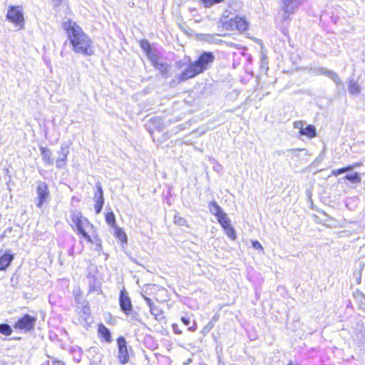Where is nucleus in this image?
I'll return each instance as SVG.
<instances>
[{
    "instance_id": "37",
    "label": "nucleus",
    "mask_w": 365,
    "mask_h": 365,
    "mask_svg": "<svg viewBox=\"0 0 365 365\" xmlns=\"http://www.w3.org/2000/svg\"><path fill=\"white\" fill-rule=\"evenodd\" d=\"M173 329L175 334H180L182 331L178 329V324H173Z\"/></svg>"
},
{
    "instance_id": "12",
    "label": "nucleus",
    "mask_w": 365,
    "mask_h": 365,
    "mask_svg": "<svg viewBox=\"0 0 365 365\" xmlns=\"http://www.w3.org/2000/svg\"><path fill=\"white\" fill-rule=\"evenodd\" d=\"M68 153V146L64 144L61 145V150L59 151V156L56 161V165L58 168H62L66 165Z\"/></svg>"
},
{
    "instance_id": "35",
    "label": "nucleus",
    "mask_w": 365,
    "mask_h": 365,
    "mask_svg": "<svg viewBox=\"0 0 365 365\" xmlns=\"http://www.w3.org/2000/svg\"><path fill=\"white\" fill-rule=\"evenodd\" d=\"M252 247L256 250H263L262 246L258 241H253L252 242Z\"/></svg>"
},
{
    "instance_id": "28",
    "label": "nucleus",
    "mask_w": 365,
    "mask_h": 365,
    "mask_svg": "<svg viewBox=\"0 0 365 365\" xmlns=\"http://www.w3.org/2000/svg\"><path fill=\"white\" fill-rule=\"evenodd\" d=\"M174 223L180 226H184L186 225V220L182 217L175 215L174 216Z\"/></svg>"
},
{
    "instance_id": "3",
    "label": "nucleus",
    "mask_w": 365,
    "mask_h": 365,
    "mask_svg": "<svg viewBox=\"0 0 365 365\" xmlns=\"http://www.w3.org/2000/svg\"><path fill=\"white\" fill-rule=\"evenodd\" d=\"M71 218L73 224L76 227L78 233L81 235L87 241H91V236L86 230L89 227L93 228V225L86 217H83L79 212H73Z\"/></svg>"
},
{
    "instance_id": "11",
    "label": "nucleus",
    "mask_w": 365,
    "mask_h": 365,
    "mask_svg": "<svg viewBox=\"0 0 365 365\" xmlns=\"http://www.w3.org/2000/svg\"><path fill=\"white\" fill-rule=\"evenodd\" d=\"M97 192L95 193L96 205L95 210L97 214H99L103 208L104 204L103 191L101 183H96Z\"/></svg>"
},
{
    "instance_id": "15",
    "label": "nucleus",
    "mask_w": 365,
    "mask_h": 365,
    "mask_svg": "<svg viewBox=\"0 0 365 365\" xmlns=\"http://www.w3.org/2000/svg\"><path fill=\"white\" fill-rule=\"evenodd\" d=\"M40 150L45 163L49 165H53V160L52 158L51 151L48 148L44 147H41Z\"/></svg>"
},
{
    "instance_id": "4",
    "label": "nucleus",
    "mask_w": 365,
    "mask_h": 365,
    "mask_svg": "<svg viewBox=\"0 0 365 365\" xmlns=\"http://www.w3.org/2000/svg\"><path fill=\"white\" fill-rule=\"evenodd\" d=\"M301 4V0H280L279 6L283 20L289 19Z\"/></svg>"
},
{
    "instance_id": "9",
    "label": "nucleus",
    "mask_w": 365,
    "mask_h": 365,
    "mask_svg": "<svg viewBox=\"0 0 365 365\" xmlns=\"http://www.w3.org/2000/svg\"><path fill=\"white\" fill-rule=\"evenodd\" d=\"M118 347V359L121 364H125L128 361L129 356L124 337L120 336L117 340Z\"/></svg>"
},
{
    "instance_id": "32",
    "label": "nucleus",
    "mask_w": 365,
    "mask_h": 365,
    "mask_svg": "<svg viewBox=\"0 0 365 365\" xmlns=\"http://www.w3.org/2000/svg\"><path fill=\"white\" fill-rule=\"evenodd\" d=\"M150 313L155 317L156 319H158V315H161V312L160 309L154 305L153 307H151L150 309Z\"/></svg>"
},
{
    "instance_id": "42",
    "label": "nucleus",
    "mask_w": 365,
    "mask_h": 365,
    "mask_svg": "<svg viewBox=\"0 0 365 365\" xmlns=\"http://www.w3.org/2000/svg\"><path fill=\"white\" fill-rule=\"evenodd\" d=\"M181 321L185 325H188L190 324V319L188 318L182 317Z\"/></svg>"
},
{
    "instance_id": "7",
    "label": "nucleus",
    "mask_w": 365,
    "mask_h": 365,
    "mask_svg": "<svg viewBox=\"0 0 365 365\" xmlns=\"http://www.w3.org/2000/svg\"><path fill=\"white\" fill-rule=\"evenodd\" d=\"M224 24L228 29L232 31L237 30L239 31H244L247 28V21L240 16L231 18L227 21L225 22Z\"/></svg>"
},
{
    "instance_id": "2",
    "label": "nucleus",
    "mask_w": 365,
    "mask_h": 365,
    "mask_svg": "<svg viewBox=\"0 0 365 365\" xmlns=\"http://www.w3.org/2000/svg\"><path fill=\"white\" fill-rule=\"evenodd\" d=\"M215 61V56L212 52H202L197 60L190 63L188 67L182 72L181 79L186 80L203 73L212 65Z\"/></svg>"
},
{
    "instance_id": "1",
    "label": "nucleus",
    "mask_w": 365,
    "mask_h": 365,
    "mask_svg": "<svg viewBox=\"0 0 365 365\" xmlns=\"http://www.w3.org/2000/svg\"><path fill=\"white\" fill-rule=\"evenodd\" d=\"M63 26L67 31L68 38L76 53L84 56L94 54V48L91 38L76 22L68 20L64 22Z\"/></svg>"
},
{
    "instance_id": "5",
    "label": "nucleus",
    "mask_w": 365,
    "mask_h": 365,
    "mask_svg": "<svg viewBox=\"0 0 365 365\" xmlns=\"http://www.w3.org/2000/svg\"><path fill=\"white\" fill-rule=\"evenodd\" d=\"M36 318L29 314H25L18 319L14 324V328L24 331H30L34 329Z\"/></svg>"
},
{
    "instance_id": "16",
    "label": "nucleus",
    "mask_w": 365,
    "mask_h": 365,
    "mask_svg": "<svg viewBox=\"0 0 365 365\" xmlns=\"http://www.w3.org/2000/svg\"><path fill=\"white\" fill-rule=\"evenodd\" d=\"M148 57L152 61L154 66L159 70L161 71V72H163L166 70V66L163 63H158L157 62L158 58L157 56L151 51V50L146 53Z\"/></svg>"
},
{
    "instance_id": "19",
    "label": "nucleus",
    "mask_w": 365,
    "mask_h": 365,
    "mask_svg": "<svg viewBox=\"0 0 365 365\" xmlns=\"http://www.w3.org/2000/svg\"><path fill=\"white\" fill-rule=\"evenodd\" d=\"M99 334L105 339L107 342L111 341V335L110 330L103 324H100L98 327Z\"/></svg>"
},
{
    "instance_id": "13",
    "label": "nucleus",
    "mask_w": 365,
    "mask_h": 365,
    "mask_svg": "<svg viewBox=\"0 0 365 365\" xmlns=\"http://www.w3.org/2000/svg\"><path fill=\"white\" fill-rule=\"evenodd\" d=\"M317 73L326 76L331 79L337 86L342 85V81L339 75L333 71L328 70L326 68H320L317 70Z\"/></svg>"
},
{
    "instance_id": "10",
    "label": "nucleus",
    "mask_w": 365,
    "mask_h": 365,
    "mask_svg": "<svg viewBox=\"0 0 365 365\" xmlns=\"http://www.w3.org/2000/svg\"><path fill=\"white\" fill-rule=\"evenodd\" d=\"M119 303L121 310L125 314H128L132 310L130 299L125 290H121L120 292Z\"/></svg>"
},
{
    "instance_id": "29",
    "label": "nucleus",
    "mask_w": 365,
    "mask_h": 365,
    "mask_svg": "<svg viewBox=\"0 0 365 365\" xmlns=\"http://www.w3.org/2000/svg\"><path fill=\"white\" fill-rule=\"evenodd\" d=\"M305 123L302 120L295 121L293 124L294 128L299 130V133L301 135L302 133V130H304V128L305 125Z\"/></svg>"
},
{
    "instance_id": "6",
    "label": "nucleus",
    "mask_w": 365,
    "mask_h": 365,
    "mask_svg": "<svg viewBox=\"0 0 365 365\" xmlns=\"http://www.w3.org/2000/svg\"><path fill=\"white\" fill-rule=\"evenodd\" d=\"M6 18L20 29L24 27V19L23 12L19 6H10L6 14Z\"/></svg>"
},
{
    "instance_id": "8",
    "label": "nucleus",
    "mask_w": 365,
    "mask_h": 365,
    "mask_svg": "<svg viewBox=\"0 0 365 365\" xmlns=\"http://www.w3.org/2000/svg\"><path fill=\"white\" fill-rule=\"evenodd\" d=\"M38 202L36 206L41 207L43 204L46 201L49 195L48 187L45 182L40 181L38 182L36 187Z\"/></svg>"
},
{
    "instance_id": "24",
    "label": "nucleus",
    "mask_w": 365,
    "mask_h": 365,
    "mask_svg": "<svg viewBox=\"0 0 365 365\" xmlns=\"http://www.w3.org/2000/svg\"><path fill=\"white\" fill-rule=\"evenodd\" d=\"M88 242L93 243L96 245V250L101 252L102 250V242L98 235H95L93 237H91V241Z\"/></svg>"
},
{
    "instance_id": "46",
    "label": "nucleus",
    "mask_w": 365,
    "mask_h": 365,
    "mask_svg": "<svg viewBox=\"0 0 365 365\" xmlns=\"http://www.w3.org/2000/svg\"><path fill=\"white\" fill-rule=\"evenodd\" d=\"M216 3H220L221 1H222L223 0H215Z\"/></svg>"
},
{
    "instance_id": "36",
    "label": "nucleus",
    "mask_w": 365,
    "mask_h": 365,
    "mask_svg": "<svg viewBox=\"0 0 365 365\" xmlns=\"http://www.w3.org/2000/svg\"><path fill=\"white\" fill-rule=\"evenodd\" d=\"M342 173H344L342 168L334 170H332V172H331V175H333L334 176H338Z\"/></svg>"
},
{
    "instance_id": "22",
    "label": "nucleus",
    "mask_w": 365,
    "mask_h": 365,
    "mask_svg": "<svg viewBox=\"0 0 365 365\" xmlns=\"http://www.w3.org/2000/svg\"><path fill=\"white\" fill-rule=\"evenodd\" d=\"M114 228L115 237L122 242L127 243V235L125 232L121 228L116 226Z\"/></svg>"
},
{
    "instance_id": "30",
    "label": "nucleus",
    "mask_w": 365,
    "mask_h": 365,
    "mask_svg": "<svg viewBox=\"0 0 365 365\" xmlns=\"http://www.w3.org/2000/svg\"><path fill=\"white\" fill-rule=\"evenodd\" d=\"M214 324H212V322H209L202 330V333L204 335L207 334L214 327Z\"/></svg>"
},
{
    "instance_id": "39",
    "label": "nucleus",
    "mask_w": 365,
    "mask_h": 365,
    "mask_svg": "<svg viewBox=\"0 0 365 365\" xmlns=\"http://www.w3.org/2000/svg\"><path fill=\"white\" fill-rule=\"evenodd\" d=\"M63 0H52V4L54 7L60 6Z\"/></svg>"
},
{
    "instance_id": "43",
    "label": "nucleus",
    "mask_w": 365,
    "mask_h": 365,
    "mask_svg": "<svg viewBox=\"0 0 365 365\" xmlns=\"http://www.w3.org/2000/svg\"><path fill=\"white\" fill-rule=\"evenodd\" d=\"M196 329H197V324H196V322H194L193 325L188 328V330L191 331H196Z\"/></svg>"
},
{
    "instance_id": "25",
    "label": "nucleus",
    "mask_w": 365,
    "mask_h": 365,
    "mask_svg": "<svg viewBox=\"0 0 365 365\" xmlns=\"http://www.w3.org/2000/svg\"><path fill=\"white\" fill-rule=\"evenodd\" d=\"M0 333L5 336H10L12 334V329L7 324H0Z\"/></svg>"
},
{
    "instance_id": "33",
    "label": "nucleus",
    "mask_w": 365,
    "mask_h": 365,
    "mask_svg": "<svg viewBox=\"0 0 365 365\" xmlns=\"http://www.w3.org/2000/svg\"><path fill=\"white\" fill-rule=\"evenodd\" d=\"M205 7H211L216 2L215 0H201Z\"/></svg>"
},
{
    "instance_id": "26",
    "label": "nucleus",
    "mask_w": 365,
    "mask_h": 365,
    "mask_svg": "<svg viewBox=\"0 0 365 365\" xmlns=\"http://www.w3.org/2000/svg\"><path fill=\"white\" fill-rule=\"evenodd\" d=\"M106 220L108 225L113 227H115V217L113 212H110L106 214Z\"/></svg>"
},
{
    "instance_id": "17",
    "label": "nucleus",
    "mask_w": 365,
    "mask_h": 365,
    "mask_svg": "<svg viewBox=\"0 0 365 365\" xmlns=\"http://www.w3.org/2000/svg\"><path fill=\"white\" fill-rule=\"evenodd\" d=\"M301 135H305L309 138H313L317 135L316 128L312 125H307L304 128Z\"/></svg>"
},
{
    "instance_id": "31",
    "label": "nucleus",
    "mask_w": 365,
    "mask_h": 365,
    "mask_svg": "<svg viewBox=\"0 0 365 365\" xmlns=\"http://www.w3.org/2000/svg\"><path fill=\"white\" fill-rule=\"evenodd\" d=\"M140 46L143 51H145L146 53L150 51V45L148 41H142L140 43Z\"/></svg>"
},
{
    "instance_id": "14",
    "label": "nucleus",
    "mask_w": 365,
    "mask_h": 365,
    "mask_svg": "<svg viewBox=\"0 0 365 365\" xmlns=\"http://www.w3.org/2000/svg\"><path fill=\"white\" fill-rule=\"evenodd\" d=\"M14 259V255L6 252L0 257V271L5 270Z\"/></svg>"
},
{
    "instance_id": "27",
    "label": "nucleus",
    "mask_w": 365,
    "mask_h": 365,
    "mask_svg": "<svg viewBox=\"0 0 365 365\" xmlns=\"http://www.w3.org/2000/svg\"><path fill=\"white\" fill-rule=\"evenodd\" d=\"M227 235L231 238L232 240H235V231L234 230V228L230 225L224 228Z\"/></svg>"
},
{
    "instance_id": "45",
    "label": "nucleus",
    "mask_w": 365,
    "mask_h": 365,
    "mask_svg": "<svg viewBox=\"0 0 365 365\" xmlns=\"http://www.w3.org/2000/svg\"><path fill=\"white\" fill-rule=\"evenodd\" d=\"M192 362V359H188L187 361L184 362L182 365H190V364Z\"/></svg>"
},
{
    "instance_id": "20",
    "label": "nucleus",
    "mask_w": 365,
    "mask_h": 365,
    "mask_svg": "<svg viewBox=\"0 0 365 365\" xmlns=\"http://www.w3.org/2000/svg\"><path fill=\"white\" fill-rule=\"evenodd\" d=\"M209 209L210 212L212 215H215L216 217H218L223 212L222 209L218 205V204L215 201H212L209 204Z\"/></svg>"
},
{
    "instance_id": "18",
    "label": "nucleus",
    "mask_w": 365,
    "mask_h": 365,
    "mask_svg": "<svg viewBox=\"0 0 365 365\" xmlns=\"http://www.w3.org/2000/svg\"><path fill=\"white\" fill-rule=\"evenodd\" d=\"M349 91L352 95H358L361 92V87L357 81L353 79L349 80Z\"/></svg>"
},
{
    "instance_id": "40",
    "label": "nucleus",
    "mask_w": 365,
    "mask_h": 365,
    "mask_svg": "<svg viewBox=\"0 0 365 365\" xmlns=\"http://www.w3.org/2000/svg\"><path fill=\"white\" fill-rule=\"evenodd\" d=\"M202 36L205 37L203 39L207 41H211L214 37L213 36L208 34H203Z\"/></svg>"
},
{
    "instance_id": "44",
    "label": "nucleus",
    "mask_w": 365,
    "mask_h": 365,
    "mask_svg": "<svg viewBox=\"0 0 365 365\" xmlns=\"http://www.w3.org/2000/svg\"><path fill=\"white\" fill-rule=\"evenodd\" d=\"M302 150H304V149H302V148L289 149V150H287V152H289V153H295V152H299V151H302Z\"/></svg>"
},
{
    "instance_id": "21",
    "label": "nucleus",
    "mask_w": 365,
    "mask_h": 365,
    "mask_svg": "<svg viewBox=\"0 0 365 365\" xmlns=\"http://www.w3.org/2000/svg\"><path fill=\"white\" fill-rule=\"evenodd\" d=\"M344 179L349 180V182L354 184H358L361 180L360 175L356 172L346 175L344 176Z\"/></svg>"
},
{
    "instance_id": "38",
    "label": "nucleus",
    "mask_w": 365,
    "mask_h": 365,
    "mask_svg": "<svg viewBox=\"0 0 365 365\" xmlns=\"http://www.w3.org/2000/svg\"><path fill=\"white\" fill-rule=\"evenodd\" d=\"M219 317V314H215L214 317L212 318V319L210 321V322H212V324L215 325V324L218 321Z\"/></svg>"
},
{
    "instance_id": "41",
    "label": "nucleus",
    "mask_w": 365,
    "mask_h": 365,
    "mask_svg": "<svg viewBox=\"0 0 365 365\" xmlns=\"http://www.w3.org/2000/svg\"><path fill=\"white\" fill-rule=\"evenodd\" d=\"M145 299L147 302V304L148 305V307H150V309L151 308V307H153L155 304H153V302H152V300L148 298V297H145Z\"/></svg>"
},
{
    "instance_id": "23",
    "label": "nucleus",
    "mask_w": 365,
    "mask_h": 365,
    "mask_svg": "<svg viewBox=\"0 0 365 365\" xmlns=\"http://www.w3.org/2000/svg\"><path fill=\"white\" fill-rule=\"evenodd\" d=\"M217 217L219 223L222 225L223 228L230 225V220L227 217V214L225 212H223L222 215H220Z\"/></svg>"
},
{
    "instance_id": "34",
    "label": "nucleus",
    "mask_w": 365,
    "mask_h": 365,
    "mask_svg": "<svg viewBox=\"0 0 365 365\" xmlns=\"http://www.w3.org/2000/svg\"><path fill=\"white\" fill-rule=\"evenodd\" d=\"M358 165H359V164H354V165H348L346 167L342 168L343 173H344L351 171L354 168H356Z\"/></svg>"
}]
</instances>
